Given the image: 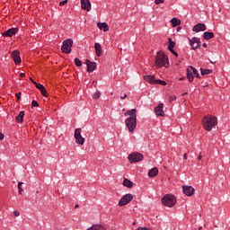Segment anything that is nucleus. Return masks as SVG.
Segmentation results:
<instances>
[{"label":"nucleus","mask_w":230,"mask_h":230,"mask_svg":"<svg viewBox=\"0 0 230 230\" xmlns=\"http://www.w3.org/2000/svg\"><path fill=\"white\" fill-rule=\"evenodd\" d=\"M202 125L205 130L211 132L213 128L218 125V119L215 116L207 115L202 119Z\"/></svg>","instance_id":"f257e3e1"},{"label":"nucleus","mask_w":230,"mask_h":230,"mask_svg":"<svg viewBox=\"0 0 230 230\" xmlns=\"http://www.w3.org/2000/svg\"><path fill=\"white\" fill-rule=\"evenodd\" d=\"M155 66H156V67H163V66L164 67H170L168 56L163 51L157 52L155 59Z\"/></svg>","instance_id":"f03ea898"},{"label":"nucleus","mask_w":230,"mask_h":230,"mask_svg":"<svg viewBox=\"0 0 230 230\" xmlns=\"http://www.w3.org/2000/svg\"><path fill=\"white\" fill-rule=\"evenodd\" d=\"M144 80L153 85H155L156 84H159V85H166V82L161 79H155L154 75H144Z\"/></svg>","instance_id":"7ed1b4c3"},{"label":"nucleus","mask_w":230,"mask_h":230,"mask_svg":"<svg viewBox=\"0 0 230 230\" xmlns=\"http://www.w3.org/2000/svg\"><path fill=\"white\" fill-rule=\"evenodd\" d=\"M125 124L129 132H134V130H136V127H137V119L128 118L125 120Z\"/></svg>","instance_id":"20e7f679"},{"label":"nucleus","mask_w":230,"mask_h":230,"mask_svg":"<svg viewBox=\"0 0 230 230\" xmlns=\"http://www.w3.org/2000/svg\"><path fill=\"white\" fill-rule=\"evenodd\" d=\"M71 48H73V40L67 39L63 41V44L61 47V50L63 51V53H66V54L71 53Z\"/></svg>","instance_id":"39448f33"},{"label":"nucleus","mask_w":230,"mask_h":230,"mask_svg":"<svg viewBox=\"0 0 230 230\" xmlns=\"http://www.w3.org/2000/svg\"><path fill=\"white\" fill-rule=\"evenodd\" d=\"M128 159L131 164L139 163V161H143V155L138 152L131 153L128 155Z\"/></svg>","instance_id":"423d86ee"},{"label":"nucleus","mask_w":230,"mask_h":230,"mask_svg":"<svg viewBox=\"0 0 230 230\" xmlns=\"http://www.w3.org/2000/svg\"><path fill=\"white\" fill-rule=\"evenodd\" d=\"M74 137L75 139V143H77L78 145H84V143H85V138L82 137V128H76L75 130Z\"/></svg>","instance_id":"0eeeda50"},{"label":"nucleus","mask_w":230,"mask_h":230,"mask_svg":"<svg viewBox=\"0 0 230 230\" xmlns=\"http://www.w3.org/2000/svg\"><path fill=\"white\" fill-rule=\"evenodd\" d=\"M162 204L167 208L173 207V195L167 194L162 199Z\"/></svg>","instance_id":"6e6552de"},{"label":"nucleus","mask_w":230,"mask_h":230,"mask_svg":"<svg viewBox=\"0 0 230 230\" xmlns=\"http://www.w3.org/2000/svg\"><path fill=\"white\" fill-rule=\"evenodd\" d=\"M132 199H134V196H132V194L124 195L119 201V206H127V204H129V202L132 201Z\"/></svg>","instance_id":"1a4fd4ad"},{"label":"nucleus","mask_w":230,"mask_h":230,"mask_svg":"<svg viewBox=\"0 0 230 230\" xmlns=\"http://www.w3.org/2000/svg\"><path fill=\"white\" fill-rule=\"evenodd\" d=\"M190 44L192 49H197L200 46V39L194 37L192 39H189Z\"/></svg>","instance_id":"9d476101"},{"label":"nucleus","mask_w":230,"mask_h":230,"mask_svg":"<svg viewBox=\"0 0 230 230\" xmlns=\"http://www.w3.org/2000/svg\"><path fill=\"white\" fill-rule=\"evenodd\" d=\"M182 190L184 195H186L187 197H191L193 193H195V189L191 186H183Z\"/></svg>","instance_id":"9b49d317"},{"label":"nucleus","mask_w":230,"mask_h":230,"mask_svg":"<svg viewBox=\"0 0 230 230\" xmlns=\"http://www.w3.org/2000/svg\"><path fill=\"white\" fill-rule=\"evenodd\" d=\"M17 31H19V29L17 28H11L5 31H4L2 33L3 37H13V35H15V33H17Z\"/></svg>","instance_id":"f8f14e48"},{"label":"nucleus","mask_w":230,"mask_h":230,"mask_svg":"<svg viewBox=\"0 0 230 230\" xmlns=\"http://www.w3.org/2000/svg\"><path fill=\"white\" fill-rule=\"evenodd\" d=\"M12 58L14 64H21V52L19 50H14L12 52Z\"/></svg>","instance_id":"ddd939ff"},{"label":"nucleus","mask_w":230,"mask_h":230,"mask_svg":"<svg viewBox=\"0 0 230 230\" xmlns=\"http://www.w3.org/2000/svg\"><path fill=\"white\" fill-rule=\"evenodd\" d=\"M85 64L87 66V73H93L96 69V62H91V60L87 59Z\"/></svg>","instance_id":"4468645a"},{"label":"nucleus","mask_w":230,"mask_h":230,"mask_svg":"<svg viewBox=\"0 0 230 230\" xmlns=\"http://www.w3.org/2000/svg\"><path fill=\"white\" fill-rule=\"evenodd\" d=\"M207 27L204 23H198L192 28V31H195L196 33H199L200 31H206Z\"/></svg>","instance_id":"2eb2a0df"},{"label":"nucleus","mask_w":230,"mask_h":230,"mask_svg":"<svg viewBox=\"0 0 230 230\" xmlns=\"http://www.w3.org/2000/svg\"><path fill=\"white\" fill-rule=\"evenodd\" d=\"M81 7L86 12H91V1L89 0H81Z\"/></svg>","instance_id":"dca6fc26"},{"label":"nucleus","mask_w":230,"mask_h":230,"mask_svg":"<svg viewBox=\"0 0 230 230\" xmlns=\"http://www.w3.org/2000/svg\"><path fill=\"white\" fill-rule=\"evenodd\" d=\"M136 112H137V110H136V109L128 110V111L124 113V116H126V117H127V116H129L128 118L137 119V114Z\"/></svg>","instance_id":"f3484780"},{"label":"nucleus","mask_w":230,"mask_h":230,"mask_svg":"<svg viewBox=\"0 0 230 230\" xmlns=\"http://www.w3.org/2000/svg\"><path fill=\"white\" fill-rule=\"evenodd\" d=\"M163 103L158 104V106H156L155 108V112L156 114V116H164V111H163Z\"/></svg>","instance_id":"a211bd4d"},{"label":"nucleus","mask_w":230,"mask_h":230,"mask_svg":"<svg viewBox=\"0 0 230 230\" xmlns=\"http://www.w3.org/2000/svg\"><path fill=\"white\" fill-rule=\"evenodd\" d=\"M36 87L40 91L42 96L48 97V90H46L43 84H36Z\"/></svg>","instance_id":"6ab92c4d"},{"label":"nucleus","mask_w":230,"mask_h":230,"mask_svg":"<svg viewBox=\"0 0 230 230\" xmlns=\"http://www.w3.org/2000/svg\"><path fill=\"white\" fill-rule=\"evenodd\" d=\"M167 40L168 41L165 42L164 46H167V49H169L171 53H173V40H172V38H168Z\"/></svg>","instance_id":"aec40b11"},{"label":"nucleus","mask_w":230,"mask_h":230,"mask_svg":"<svg viewBox=\"0 0 230 230\" xmlns=\"http://www.w3.org/2000/svg\"><path fill=\"white\" fill-rule=\"evenodd\" d=\"M97 26L99 30H103V31H109V24H107V22H98Z\"/></svg>","instance_id":"412c9836"},{"label":"nucleus","mask_w":230,"mask_h":230,"mask_svg":"<svg viewBox=\"0 0 230 230\" xmlns=\"http://www.w3.org/2000/svg\"><path fill=\"white\" fill-rule=\"evenodd\" d=\"M15 119L17 123H22L24 121V111H20Z\"/></svg>","instance_id":"4be33fe9"},{"label":"nucleus","mask_w":230,"mask_h":230,"mask_svg":"<svg viewBox=\"0 0 230 230\" xmlns=\"http://www.w3.org/2000/svg\"><path fill=\"white\" fill-rule=\"evenodd\" d=\"M94 48L97 57H102V45L100 43H95Z\"/></svg>","instance_id":"5701e85b"},{"label":"nucleus","mask_w":230,"mask_h":230,"mask_svg":"<svg viewBox=\"0 0 230 230\" xmlns=\"http://www.w3.org/2000/svg\"><path fill=\"white\" fill-rule=\"evenodd\" d=\"M159 173V169L154 167L153 169L149 170L148 176L149 177H155Z\"/></svg>","instance_id":"b1692460"},{"label":"nucleus","mask_w":230,"mask_h":230,"mask_svg":"<svg viewBox=\"0 0 230 230\" xmlns=\"http://www.w3.org/2000/svg\"><path fill=\"white\" fill-rule=\"evenodd\" d=\"M213 37H215L213 32L206 31L203 33V39H205V40H209L213 39Z\"/></svg>","instance_id":"393cba45"},{"label":"nucleus","mask_w":230,"mask_h":230,"mask_svg":"<svg viewBox=\"0 0 230 230\" xmlns=\"http://www.w3.org/2000/svg\"><path fill=\"white\" fill-rule=\"evenodd\" d=\"M123 186H125L126 188H132V186H134V183L128 179L125 178L123 181Z\"/></svg>","instance_id":"a878e982"},{"label":"nucleus","mask_w":230,"mask_h":230,"mask_svg":"<svg viewBox=\"0 0 230 230\" xmlns=\"http://www.w3.org/2000/svg\"><path fill=\"white\" fill-rule=\"evenodd\" d=\"M88 230H105V227L102 225H93Z\"/></svg>","instance_id":"bb28decb"},{"label":"nucleus","mask_w":230,"mask_h":230,"mask_svg":"<svg viewBox=\"0 0 230 230\" xmlns=\"http://www.w3.org/2000/svg\"><path fill=\"white\" fill-rule=\"evenodd\" d=\"M187 78L189 82H193L195 77L193 76V73L191 72V69L187 68Z\"/></svg>","instance_id":"cd10ccee"},{"label":"nucleus","mask_w":230,"mask_h":230,"mask_svg":"<svg viewBox=\"0 0 230 230\" xmlns=\"http://www.w3.org/2000/svg\"><path fill=\"white\" fill-rule=\"evenodd\" d=\"M200 73H201L202 76H204L206 75H211V73H213V70L200 68Z\"/></svg>","instance_id":"c85d7f7f"},{"label":"nucleus","mask_w":230,"mask_h":230,"mask_svg":"<svg viewBox=\"0 0 230 230\" xmlns=\"http://www.w3.org/2000/svg\"><path fill=\"white\" fill-rule=\"evenodd\" d=\"M22 184H24V182H22V181H20L18 183V192L20 195H22Z\"/></svg>","instance_id":"c756f323"},{"label":"nucleus","mask_w":230,"mask_h":230,"mask_svg":"<svg viewBox=\"0 0 230 230\" xmlns=\"http://www.w3.org/2000/svg\"><path fill=\"white\" fill-rule=\"evenodd\" d=\"M180 24H181V20L174 17L173 18V28L180 26Z\"/></svg>","instance_id":"7c9ffc66"},{"label":"nucleus","mask_w":230,"mask_h":230,"mask_svg":"<svg viewBox=\"0 0 230 230\" xmlns=\"http://www.w3.org/2000/svg\"><path fill=\"white\" fill-rule=\"evenodd\" d=\"M187 69H190V72L192 73V75H197V73H199L197 68L193 67L192 66H189Z\"/></svg>","instance_id":"2f4dec72"},{"label":"nucleus","mask_w":230,"mask_h":230,"mask_svg":"<svg viewBox=\"0 0 230 230\" xmlns=\"http://www.w3.org/2000/svg\"><path fill=\"white\" fill-rule=\"evenodd\" d=\"M75 64L77 66V67L82 66V61L78 58H75Z\"/></svg>","instance_id":"473e14b6"},{"label":"nucleus","mask_w":230,"mask_h":230,"mask_svg":"<svg viewBox=\"0 0 230 230\" xmlns=\"http://www.w3.org/2000/svg\"><path fill=\"white\" fill-rule=\"evenodd\" d=\"M100 96H102V93L97 92V93H93V98L94 100H98V98H100Z\"/></svg>","instance_id":"72a5a7b5"},{"label":"nucleus","mask_w":230,"mask_h":230,"mask_svg":"<svg viewBox=\"0 0 230 230\" xmlns=\"http://www.w3.org/2000/svg\"><path fill=\"white\" fill-rule=\"evenodd\" d=\"M32 107H39V102L37 101H32Z\"/></svg>","instance_id":"f704fd0d"},{"label":"nucleus","mask_w":230,"mask_h":230,"mask_svg":"<svg viewBox=\"0 0 230 230\" xmlns=\"http://www.w3.org/2000/svg\"><path fill=\"white\" fill-rule=\"evenodd\" d=\"M155 4H161L164 3V0H155Z\"/></svg>","instance_id":"c9c22d12"},{"label":"nucleus","mask_w":230,"mask_h":230,"mask_svg":"<svg viewBox=\"0 0 230 230\" xmlns=\"http://www.w3.org/2000/svg\"><path fill=\"white\" fill-rule=\"evenodd\" d=\"M65 4H67V0L59 3V6H64Z\"/></svg>","instance_id":"e433bc0d"},{"label":"nucleus","mask_w":230,"mask_h":230,"mask_svg":"<svg viewBox=\"0 0 230 230\" xmlns=\"http://www.w3.org/2000/svg\"><path fill=\"white\" fill-rule=\"evenodd\" d=\"M135 230H150V228L139 226L138 228H137Z\"/></svg>","instance_id":"4c0bfd02"},{"label":"nucleus","mask_w":230,"mask_h":230,"mask_svg":"<svg viewBox=\"0 0 230 230\" xmlns=\"http://www.w3.org/2000/svg\"><path fill=\"white\" fill-rule=\"evenodd\" d=\"M13 215H14V217H19V215H21V212L15 210V211H13Z\"/></svg>","instance_id":"58836bf2"},{"label":"nucleus","mask_w":230,"mask_h":230,"mask_svg":"<svg viewBox=\"0 0 230 230\" xmlns=\"http://www.w3.org/2000/svg\"><path fill=\"white\" fill-rule=\"evenodd\" d=\"M17 101L19 102V100H21V93H18L15 94Z\"/></svg>","instance_id":"ea45409f"},{"label":"nucleus","mask_w":230,"mask_h":230,"mask_svg":"<svg viewBox=\"0 0 230 230\" xmlns=\"http://www.w3.org/2000/svg\"><path fill=\"white\" fill-rule=\"evenodd\" d=\"M4 139V134L0 132V141H3Z\"/></svg>","instance_id":"a19ab883"},{"label":"nucleus","mask_w":230,"mask_h":230,"mask_svg":"<svg viewBox=\"0 0 230 230\" xmlns=\"http://www.w3.org/2000/svg\"><path fill=\"white\" fill-rule=\"evenodd\" d=\"M30 80H31V82H32V84H34L35 85H37V84H39V83H37V82H35V80H33V78H30Z\"/></svg>","instance_id":"79ce46f5"},{"label":"nucleus","mask_w":230,"mask_h":230,"mask_svg":"<svg viewBox=\"0 0 230 230\" xmlns=\"http://www.w3.org/2000/svg\"><path fill=\"white\" fill-rule=\"evenodd\" d=\"M198 160L202 161V153H200L199 155L198 156Z\"/></svg>","instance_id":"37998d69"},{"label":"nucleus","mask_w":230,"mask_h":230,"mask_svg":"<svg viewBox=\"0 0 230 230\" xmlns=\"http://www.w3.org/2000/svg\"><path fill=\"white\" fill-rule=\"evenodd\" d=\"M127 98V93H125L123 96H120V100H125Z\"/></svg>","instance_id":"c03bdc74"},{"label":"nucleus","mask_w":230,"mask_h":230,"mask_svg":"<svg viewBox=\"0 0 230 230\" xmlns=\"http://www.w3.org/2000/svg\"><path fill=\"white\" fill-rule=\"evenodd\" d=\"M20 76H21V78H24V76H26V75L24 73H21Z\"/></svg>","instance_id":"a18cd8bd"},{"label":"nucleus","mask_w":230,"mask_h":230,"mask_svg":"<svg viewBox=\"0 0 230 230\" xmlns=\"http://www.w3.org/2000/svg\"><path fill=\"white\" fill-rule=\"evenodd\" d=\"M181 30H182V27L179 26L177 27L176 31H181Z\"/></svg>","instance_id":"49530a36"},{"label":"nucleus","mask_w":230,"mask_h":230,"mask_svg":"<svg viewBox=\"0 0 230 230\" xmlns=\"http://www.w3.org/2000/svg\"><path fill=\"white\" fill-rule=\"evenodd\" d=\"M196 78H200V74H199V72H197V74H195Z\"/></svg>","instance_id":"de8ad7c7"},{"label":"nucleus","mask_w":230,"mask_h":230,"mask_svg":"<svg viewBox=\"0 0 230 230\" xmlns=\"http://www.w3.org/2000/svg\"><path fill=\"white\" fill-rule=\"evenodd\" d=\"M169 102H173V98L172 96L170 97Z\"/></svg>","instance_id":"09e8293b"},{"label":"nucleus","mask_w":230,"mask_h":230,"mask_svg":"<svg viewBox=\"0 0 230 230\" xmlns=\"http://www.w3.org/2000/svg\"><path fill=\"white\" fill-rule=\"evenodd\" d=\"M173 55L176 56V57H179V54L175 51H173Z\"/></svg>","instance_id":"8fccbe9b"},{"label":"nucleus","mask_w":230,"mask_h":230,"mask_svg":"<svg viewBox=\"0 0 230 230\" xmlns=\"http://www.w3.org/2000/svg\"><path fill=\"white\" fill-rule=\"evenodd\" d=\"M173 22H174V20H173V19H171L172 26H173Z\"/></svg>","instance_id":"3c124183"},{"label":"nucleus","mask_w":230,"mask_h":230,"mask_svg":"<svg viewBox=\"0 0 230 230\" xmlns=\"http://www.w3.org/2000/svg\"><path fill=\"white\" fill-rule=\"evenodd\" d=\"M203 48H208V44L203 43Z\"/></svg>","instance_id":"603ef678"},{"label":"nucleus","mask_w":230,"mask_h":230,"mask_svg":"<svg viewBox=\"0 0 230 230\" xmlns=\"http://www.w3.org/2000/svg\"><path fill=\"white\" fill-rule=\"evenodd\" d=\"M75 208H80V205L76 204V205L75 206Z\"/></svg>","instance_id":"864d4df0"},{"label":"nucleus","mask_w":230,"mask_h":230,"mask_svg":"<svg viewBox=\"0 0 230 230\" xmlns=\"http://www.w3.org/2000/svg\"><path fill=\"white\" fill-rule=\"evenodd\" d=\"M184 159H188V158L186 157V154H184Z\"/></svg>","instance_id":"5fc2aeb1"},{"label":"nucleus","mask_w":230,"mask_h":230,"mask_svg":"<svg viewBox=\"0 0 230 230\" xmlns=\"http://www.w3.org/2000/svg\"><path fill=\"white\" fill-rule=\"evenodd\" d=\"M184 94H186V93H183V96H184Z\"/></svg>","instance_id":"6e6d98bb"}]
</instances>
